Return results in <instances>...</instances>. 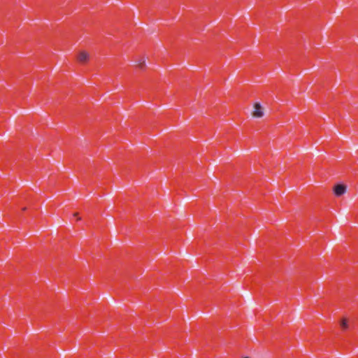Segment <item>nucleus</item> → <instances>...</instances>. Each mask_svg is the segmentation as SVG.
I'll use <instances>...</instances> for the list:
<instances>
[{
  "mask_svg": "<svg viewBox=\"0 0 358 358\" xmlns=\"http://www.w3.org/2000/svg\"><path fill=\"white\" fill-rule=\"evenodd\" d=\"M89 59V55L85 51H82L78 56V60L80 63H85Z\"/></svg>",
  "mask_w": 358,
  "mask_h": 358,
  "instance_id": "nucleus-3",
  "label": "nucleus"
},
{
  "mask_svg": "<svg viewBox=\"0 0 358 358\" xmlns=\"http://www.w3.org/2000/svg\"><path fill=\"white\" fill-rule=\"evenodd\" d=\"M244 358H249V357H244Z\"/></svg>",
  "mask_w": 358,
  "mask_h": 358,
  "instance_id": "nucleus-7",
  "label": "nucleus"
},
{
  "mask_svg": "<svg viewBox=\"0 0 358 358\" xmlns=\"http://www.w3.org/2000/svg\"><path fill=\"white\" fill-rule=\"evenodd\" d=\"M341 326L343 329H344V330L347 329L348 327L347 320H343V321H342V322L341 324Z\"/></svg>",
  "mask_w": 358,
  "mask_h": 358,
  "instance_id": "nucleus-4",
  "label": "nucleus"
},
{
  "mask_svg": "<svg viewBox=\"0 0 358 358\" xmlns=\"http://www.w3.org/2000/svg\"><path fill=\"white\" fill-rule=\"evenodd\" d=\"M346 191V186L344 185H337L334 187V192L336 196H341Z\"/></svg>",
  "mask_w": 358,
  "mask_h": 358,
  "instance_id": "nucleus-2",
  "label": "nucleus"
},
{
  "mask_svg": "<svg viewBox=\"0 0 358 358\" xmlns=\"http://www.w3.org/2000/svg\"><path fill=\"white\" fill-rule=\"evenodd\" d=\"M252 115L255 117H262L264 115L263 108L259 103L255 104Z\"/></svg>",
  "mask_w": 358,
  "mask_h": 358,
  "instance_id": "nucleus-1",
  "label": "nucleus"
},
{
  "mask_svg": "<svg viewBox=\"0 0 358 358\" xmlns=\"http://www.w3.org/2000/svg\"><path fill=\"white\" fill-rule=\"evenodd\" d=\"M73 217H76L77 221L80 220V217L78 216V214L77 213H73Z\"/></svg>",
  "mask_w": 358,
  "mask_h": 358,
  "instance_id": "nucleus-6",
  "label": "nucleus"
},
{
  "mask_svg": "<svg viewBox=\"0 0 358 358\" xmlns=\"http://www.w3.org/2000/svg\"><path fill=\"white\" fill-rule=\"evenodd\" d=\"M138 66L140 69H143L145 66V59L143 58L139 60V62L138 64Z\"/></svg>",
  "mask_w": 358,
  "mask_h": 358,
  "instance_id": "nucleus-5",
  "label": "nucleus"
}]
</instances>
